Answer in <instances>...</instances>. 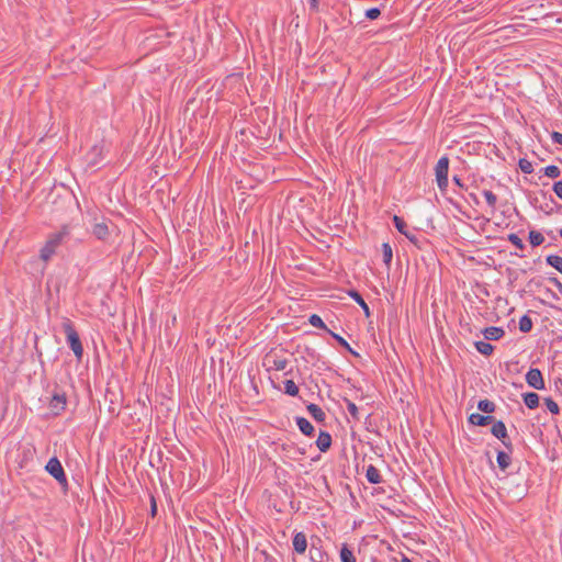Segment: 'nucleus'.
<instances>
[{"mask_svg": "<svg viewBox=\"0 0 562 562\" xmlns=\"http://www.w3.org/2000/svg\"><path fill=\"white\" fill-rule=\"evenodd\" d=\"M70 232L68 226H63L59 232L49 235L45 245L40 251V258L47 262L56 252V249L65 241Z\"/></svg>", "mask_w": 562, "mask_h": 562, "instance_id": "1", "label": "nucleus"}, {"mask_svg": "<svg viewBox=\"0 0 562 562\" xmlns=\"http://www.w3.org/2000/svg\"><path fill=\"white\" fill-rule=\"evenodd\" d=\"M61 328L66 335V340H67L69 348L72 350L76 358L78 360H81L82 355H83V347H82L79 334L77 333V330L74 326V323L69 318L64 317L63 323H61Z\"/></svg>", "mask_w": 562, "mask_h": 562, "instance_id": "2", "label": "nucleus"}, {"mask_svg": "<svg viewBox=\"0 0 562 562\" xmlns=\"http://www.w3.org/2000/svg\"><path fill=\"white\" fill-rule=\"evenodd\" d=\"M45 469L61 486H67V477L64 468L56 457L48 460Z\"/></svg>", "mask_w": 562, "mask_h": 562, "instance_id": "3", "label": "nucleus"}, {"mask_svg": "<svg viewBox=\"0 0 562 562\" xmlns=\"http://www.w3.org/2000/svg\"><path fill=\"white\" fill-rule=\"evenodd\" d=\"M491 432L495 438L502 441L506 450H508L509 452L513 451V443L507 434L506 426L502 420L494 419V422L492 423Z\"/></svg>", "mask_w": 562, "mask_h": 562, "instance_id": "4", "label": "nucleus"}, {"mask_svg": "<svg viewBox=\"0 0 562 562\" xmlns=\"http://www.w3.org/2000/svg\"><path fill=\"white\" fill-rule=\"evenodd\" d=\"M526 382L529 386L536 390H543L546 387L542 373L537 368H530L526 374Z\"/></svg>", "mask_w": 562, "mask_h": 562, "instance_id": "5", "label": "nucleus"}, {"mask_svg": "<svg viewBox=\"0 0 562 562\" xmlns=\"http://www.w3.org/2000/svg\"><path fill=\"white\" fill-rule=\"evenodd\" d=\"M66 395L55 393L49 401V408L54 415H59L66 407Z\"/></svg>", "mask_w": 562, "mask_h": 562, "instance_id": "6", "label": "nucleus"}, {"mask_svg": "<svg viewBox=\"0 0 562 562\" xmlns=\"http://www.w3.org/2000/svg\"><path fill=\"white\" fill-rule=\"evenodd\" d=\"M468 420L474 426H487L494 422V416L473 413L469 416Z\"/></svg>", "mask_w": 562, "mask_h": 562, "instance_id": "7", "label": "nucleus"}, {"mask_svg": "<svg viewBox=\"0 0 562 562\" xmlns=\"http://www.w3.org/2000/svg\"><path fill=\"white\" fill-rule=\"evenodd\" d=\"M435 172H436V179L448 178L449 158L447 156H442L441 158H439V160L437 161V165L435 167Z\"/></svg>", "mask_w": 562, "mask_h": 562, "instance_id": "8", "label": "nucleus"}, {"mask_svg": "<svg viewBox=\"0 0 562 562\" xmlns=\"http://www.w3.org/2000/svg\"><path fill=\"white\" fill-rule=\"evenodd\" d=\"M293 549L295 552L302 554L306 551L307 541L304 532H296L293 537Z\"/></svg>", "mask_w": 562, "mask_h": 562, "instance_id": "9", "label": "nucleus"}, {"mask_svg": "<svg viewBox=\"0 0 562 562\" xmlns=\"http://www.w3.org/2000/svg\"><path fill=\"white\" fill-rule=\"evenodd\" d=\"M296 425L301 432L305 436L312 437L314 436L315 429L314 426L305 418V417H296Z\"/></svg>", "mask_w": 562, "mask_h": 562, "instance_id": "10", "label": "nucleus"}, {"mask_svg": "<svg viewBox=\"0 0 562 562\" xmlns=\"http://www.w3.org/2000/svg\"><path fill=\"white\" fill-rule=\"evenodd\" d=\"M316 446L322 452H326L331 446L330 434L322 430L316 440Z\"/></svg>", "mask_w": 562, "mask_h": 562, "instance_id": "11", "label": "nucleus"}, {"mask_svg": "<svg viewBox=\"0 0 562 562\" xmlns=\"http://www.w3.org/2000/svg\"><path fill=\"white\" fill-rule=\"evenodd\" d=\"M482 333L484 338L487 340H498L505 335V331L502 327L495 326L486 327Z\"/></svg>", "mask_w": 562, "mask_h": 562, "instance_id": "12", "label": "nucleus"}, {"mask_svg": "<svg viewBox=\"0 0 562 562\" xmlns=\"http://www.w3.org/2000/svg\"><path fill=\"white\" fill-rule=\"evenodd\" d=\"M307 412L317 422V423H324L326 419L325 412L316 404L311 403L306 406Z\"/></svg>", "mask_w": 562, "mask_h": 562, "instance_id": "13", "label": "nucleus"}, {"mask_svg": "<svg viewBox=\"0 0 562 562\" xmlns=\"http://www.w3.org/2000/svg\"><path fill=\"white\" fill-rule=\"evenodd\" d=\"M510 453L512 452H509L508 450L497 452L496 461H497L498 468L502 471H505L510 465V463H512Z\"/></svg>", "mask_w": 562, "mask_h": 562, "instance_id": "14", "label": "nucleus"}, {"mask_svg": "<svg viewBox=\"0 0 562 562\" xmlns=\"http://www.w3.org/2000/svg\"><path fill=\"white\" fill-rule=\"evenodd\" d=\"M366 477L371 484H380L383 481L379 470L372 464L367 468Z\"/></svg>", "mask_w": 562, "mask_h": 562, "instance_id": "15", "label": "nucleus"}, {"mask_svg": "<svg viewBox=\"0 0 562 562\" xmlns=\"http://www.w3.org/2000/svg\"><path fill=\"white\" fill-rule=\"evenodd\" d=\"M310 558L312 562H326L327 553L322 548L312 544L310 549Z\"/></svg>", "mask_w": 562, "mask_h": 562, "instance_id": "16", "label": "nucleus"}, {"mask_svg": "<svg viewBox=\"0 0 562 562\" xmlns=\"http://www.w3.org/2000/svg\"><path fill=\"white\" fill-rule=\"evenodd\" d=\"M405 237L418 249H424L425 246L428 244V240L423 236H417L413 232H408Z\"/></svg>", "mask_w": 562, "mask_h": 562, "instance_id": "17", "label": "nucleus"}, {"mask_svg": "<svg viewBox=\"0 0 562 562\" xmlns=\"http://www.w3.org/2000/svg\"><path fill=\"white\" fill-rule=\"evenodd\" d=\"M524 403L529 409H535L539 406V395L535 392H528L522 395Z\"/></svg>", "mask_w": 562, "mask_h": 562, "instance_id": "18", "label": "nucleus"}, {"mask_svg": "<svg viewBox=\"0 0 562 562\" xmlns=\"http://www.w3.org/2000/svg\"><path fill=\"white\" fill-rule=\"evenodd\" d=\"M92 233L93 235L98 238V239H105L109 235V227L105 223H97L93 225V228H92Z\"/></svg>", "mask_w": 562, "mask_h": 562, "instance_id": "19", "label": "nucleus"}, {"mask_svg": "<svg viewBox=\"0 0 562 562\" xmlns=\"http://www.w3.org/2000/svg\"><path fill=\"white\" fill-rule=\"evenodd\" d=\"M348 294L350 297H352L355 300V302H357L360 305V307L363 310L364 314L367 316H369L370 308H369L368 304L366 303V301L363 300V297L361 296V294L356 290H350L348 292Z\"/></svg>", "mask_w": 562, "mask_h": 562, "instance_id": "20", "label": "nucleus"}, {"mask_svg": "<svg viewBox=\"0 0 562 562\" xmlns=\"http://www.w3.org/2000/svg\"><path fill=\"white\" fill-rule=\"evenodd\" d=\"M339 555L341 562H357L352 550L346 543L342 544Z\"/></svg>", "mask_w": 562, "mask_h": 562, "instance_id": "21", "label": "nucleus"}, {"mask_svg": "<svg viewBox=\"0 0 562 562\" xmlns=\"http://www.w3.org/2000/svg\"><path fill=\"white\" fill-rule=\"evenodd\" d=\"M329 334L331 335V337L339 344V346H341L344 349H346L348 352H350L352 356L355 357H359V353L357 351H355L350 345L348 344V341L342 338L340 335L334 333V331H329Z\"/></svg>", "mask_w": 562, "mask_h": 562, "instance_id": "22", "label": "nucleus"}, {"mask_svg": "<svg viewBox=\"0 0 562 562\" xmlns=\"http://www.w3.org/2000/svg\"><path fill=\"white\" fill-rule=\"evenodd\" d=\"M474 346H475V349L483 356H491L494 350L493 345H491L490 342L483 341V340L476 341L474 344Z\"/></svg>", "mask_w": 562, "mask_h": 562, "instance_id": "23", "label": "nucleus"}, {"mask_svg": "<svg viewBox=\"0 0 562 562\" xmlns=\"http://www.w3.org/2000/svg\"><path fill=\"white\" fill-rule=\"evenodd\" d=\"M477 409L483 413H486V414H492L495 412L496 405L494 402L485 398V400L479 401Z\"/></svg>", "mask_w": 562, "mask_h": 562, "instance_id": "24", "label": "nucleus"}, {"mask_svg": "<svg viewBox=\"0 0 562 562\" xmlns=\"http://www.w3.org/2000/svg\"><path fill=\"white\" fill-rule=\"evenodd\" d=\"M547 265L557 269L560 273H562V257L558 255H549L546 258Z\"/></svg>", "mask_w": 562, "mask_h": 562, "instance_id": "25", "label": "nucleus"}, {"mask_svg": "<svg viewBox=\"0 0 562 562\" xmlns=\"http://www.w3.org/2000/svg\"><path fill=\"white\" fill-rule=\"evenodd\" d=\"M528 238L532 247L540 246L544 241L543 235L538 231H530Z\"/></svg>", "mask_w": 562, "mask_h": 562, "instance_id": "26", "label": "nucleus"}, {"mask_svg": "<svg viewBox=\"0 0 562 562\" xmlns=\"http://www.w3.org/2000/svg\"><path fill=\"white\" fill-rule=\"evenodd\" d=\"M532 319L528 315H524L519 319V330L521 333H529L532 329Z\"/></svg>", "mask_w": 562, "mask_h": 562, "instance_id": "27", "label": "nucleus"}, {"mask_svg": "<svg viewBox=\"0 0 562 562\" xmlns=\"http://www.w3.org/2000/svg\"><path fill=\"white\" fill-rule=\"evenodd\" d=\"M483 195L488 204V206L491 207L492 210V214H494L495 210H496V204H497V196L496 194H494L492 191L490 190H484L483 191Z\"/></svg>", "mask_w": 562, "mask_h": 562, "instance_id": "28", "label": "nucleus"}, {"mask_svg": "<svg viewBox=\"0 0 562 562\" xmlns=\"http://www.w3.org/2000/svg\"><path fill=\"white\" fill-rule=\"evenodd\" d=\"M392 222L394 224V226L396 227V229L403 234L404 236L409 232L407 229V224L405 223V221L400 217L398 215H394L393 218H392Z\"/></svg>", "mask_w": 562, "mask_h": 562, "instance_id": "29", "label": "nucleus"}, {"mask_svg": "<svg viewBox=\"0 0 562 562\" xmlns=\"http://www.w3.org/2000/svg\"><path fill=\"white\" fill-rule=\"evenodd\" d=\"M284 384V393L290 396H296L299 394V386L295 384L293 380H285Z\"/></svg>", "mask_w": 562, "mask_h": 562, "instance_id": "30", "label": "nucleus"}, {"mask_svg": "<svg viewBox=\"0 0 562 562\" xmlns=\"http://www.w3.org/2000/svg\"><path fill=\"white\" fill-rule=\"evenodd\" d=\"M308 323L316 327V328H321V329H324L326 330L327 333H329L330 330L327 328V326L325 325V323L323 322L322 317L317 314H312L308 318Z\"/></svg>", "mask_w": 562, "mask_h": 562, "instance_id": "31", "label": "nucleus"}, {"mask_svg": "<svg viewBox=\"0 0 562 562\" xmlns=\"http://www.w3.org/2000/svg\"><path fill=\"white\" fill-rule=\"evenodd\" d=\"M383 262L389 267L393 258L392 247L389 243L382 244Z\"/></svg>", "mask_w": 562, "mask_h": 562, "instance_id": "32", "label": "nucleus"}, {"mask_svg": "<svg viewBox=\"0 0 562 562\" xmlns=\"http://www.w3.org/2000/svg\"><path fill=\"white\" fill-rule=\"evenodd\" d=\"M543 171V175L549 177V178H552V179H555L558 177H560L561 175V170L558 166H554V165H550V166H547L542 169Z\"/></svg>", "mask_w": 562, "mask_h": 562, "instance_id": "33", "label": "nucleus"}, {"mask_svg": "<svg viewBox=\"0 0 562 562\" xmlns=\"http://www.w3.org/2000/svg\"><path fill=\"white\" fill-rule=\"evenodd\" d=\"M518 166L524 173L529 175V173L533 172V166H532L531 161H529L526 158H520L518 161Z\"/></svg>", "mask_w": 562, "mask_h": 562, "instance_id": "34", "label": "nucleus"}, {"mask_svg": "<svg viewBox=\"0 0 562 562\" xmlns=\"http://www.w3.org/2000/svg\"><path fill=\"white\" fill-rule=\"evenodd\" d=\"M544 405L547 406L548 411L551 414L557 415L560 413V407H559L558 403L554 402L551 397L544 398Z\"/></svg>", "mask_w": 562, "mask_h": 562, "instance_id": "35", "label": "nucleus"}, {"mask_svg": "<svg viewBox=\"0 0 562 562\" xmlns=\"http://www.w3.org/2000/svg\"><path fill=\"white\" fill-rule=\"evenodd\" d=\"M507 239L515 246L517 247L518 249L520 250H524L525 249V244L522 243L521 238L515 234V233H512L508 235Z\"/></svg>", "mask_w": 562, "mask_h": 562, "instance_id": "36", "label": "nucleus"}, {"mask_svg": "<svg viewBox=\"0 0 562 562\" xmlns=\"http://www.w3.org/2000/svg\"><path fill=\"white\" fill-rule=\"evenodd\" d=\"M346 402H347V411L350 414V416L353 419L359 420V411H358L357 405L349 400H346Z\"/></svg>", "mask_w": 562, "mask_h": 562, "instance_id": "37", "label": "nucleus"}, {"mask_svg": "<svg viewBox=\"0 0 562 562\" xmlns=\"http://www.w3.org/2000/svg\"><path fill=\"white\" fill-rule=\"evenodd\" d=\"M288 363L289 362L286 359H274L272 367H273V369H276L278 371H283L286 369Z\"/></svg>", "mask_w": 562, "mask_h": 562, "instance_id": "38", "label": "nucleus"}, {"mask_svg": "<svg viewBox=\"0 0 562 562\" xmlns=\"http://www.w3.org/2000/svg\"><path fill=\"white\" fill-rule=\"evenodd\" d=\"M381 15L379 8H371L366 11V18L369 20H376Z\"/></svg>", "mask_w": 562, "mask_h": 562, "instance_id": "39", "label": "nucleus"}, {"mask_svg": "<svg viewBox=\"0 0 562 562\" xmlns=\"http://www.w3.org/2000/svg\"><path fill=\"white\" fill-rule=\"evenodd\" d=\"M552 190L554 191V193L557 194L558 198H560L562 200V180L560 181H555L553 183V187H552Z\"/></svg>", "mask_w": 562, "mask_h": 562, "instance_id": "40", "label": "nucleus"}, {"mask_svg": "<svg viewBox=\"0 0 562 562\" xmlns=\"http://www.w3.org/2000/svg\"><path fill=\"white\" fill-rule=\"evenodd\" d=\"M157 515V503L155 496L150 494V516L154 518Z\"/></svg>", "mask_w": 562, "mask_h": 562, "instance_id": "41", "label": "nucleus"}, {"mask_svg": "<svg viewBox=\"0 0 562 562\" xmlns=\"http://www.w3.org/2000/svg\"><path fill=\"white\" fill-rule=\"evenodd\" d=\"M437 181V184H438V188L440 189L441 192L446 191L447 188H448V178H439V179H436Z\"/></svg>", "mask_w": 562, "mask_h": 562, "instance_id": "42", "label": "nucleus"}, {"mask_svg": "<svg viewBox=\"0 0 562 562\" xmlns=\"http://www.w3.org/2000/svg\"><path fill=\"white\" fill-rule=\"evenodd\" d=\"M548 280L550 283H552L558 289L559 292L561 291L562 283L557 277H550Z\"/></svg>", "mask_w": 562, "mask_h": 562, "instance_id": "43", "label": "nucleus"}, {"mask_svg": "<svg viewBox=\"0 0 562 562\" xmlns=\"http://www.w3.org/2000/svg\"><path fill=\"white\" fill-rule=\"evenodd\" d=\"M551 138L553 140V143L555 144H559V145H562V134L559 133V132H553L551 134Z\"/></svg>", "mask_w": 562, "mask_h": 562, "instance_id": "44", "label": "nucleus"}, {"mask_svg": "<svg viewBox=\"0 0 562 562\" xmlns=\"http://www.w3.org/2000/svg\"><path fill=\"white\" fill-rule=\"evenodd\" d=\"M310 4V9L314 12L318 10V0H306Z\"/></svg>", "mask_w": 562, "mask_h": 562, "instance_id": "45", "label": "nucleus"}, {"mask_svg": "<svg viewBox=\"0 0 562 562\" xmlns=\"http://www.w3.org/2000/svg\"><path fill=\"white\" fill-rule=\"evenodd\" d=\"M453 182L460 188V189H464L465 186L464 183L462 182V180L458 177V176H454L453 177Z\"/></svg>", "mask_w": 562, "mask_h": 562, "instance_id": "46", "label": "nucleus"}, {"mask_svg": "<svg viewBox=\"0 0 562 562\" xmlns=\"http://www.w3.org/2000/svg\"><path fill=\"white\" fill-rule=\"evenodd\" d=\"M469 196L471 198V200H472L475 204H479V203H480V201H479V199H477V196H476V194H475V193H470V194H469Z\"/></svg>", "mask_w": 562, "mask_h": 562, "instance_id": "47", "label": "nucleus"}, {"mask_svg": "<svg viewBox=\"0 0 562 562\" xmlns=\"http://www.w3.org/2000/svg\"><path fill=\"white\" fill-rule=\"evenodd\" d=\"M401 562H412L407 557H403Z\"/></svg>", "mask_w": 562, "mask_h": 562, "instance_id": "48", "label": "nucleus"}, {"mask_svg": "<svg viewBox=\"0 0 562 562\" xmlns=\"http://www.w3.org/2000/svg\"><path fill=\"white\" fill-rule=\"evenodd\" d=\"M559 234H560V236H561V238H562V228L560 229Z\"/></svg>", "mask_w": 562, "mask_h": 562, "instance_id": "49", "label": "nucleus"}]
</instances>
